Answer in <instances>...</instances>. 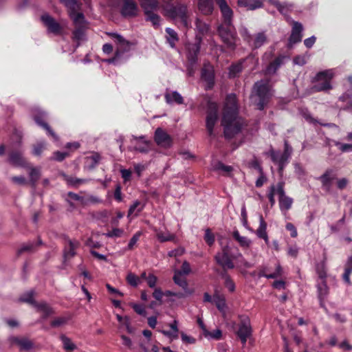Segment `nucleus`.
<instances>
[{"instance_id":"6e6552de","label":"nucleus","mask_w":352,"mask_h":352,"mask_svg":"<svg viewBox=\"0 0 352 352\" xmlns=\"http://www.w3.org/2000/svg\"><path fill=\"white\" fill-rule=\"evenodd\" d=\"M107 34L114 40L117 45L116 56H120L123 52L130 50L131 43L126 40L122 35L116 32H107Z\"/></svg>"},{"instance_id":"09e8293b","label":"nucleus","mask_w":352,"mask_h":352,"mask_svg":"<svg viewBox=\"0 0 352 352\" xmlns=\"http://www.w3.org/2000/svg\"><path fill=\"white\" fill-rule=\"evenodd\" d=\"M144 208V206L141 204L140 201L136 200L134 203L130 206L128 216L132 215L135 210L137 209V212L135 214V216L138 214Z\"/></svg>"},{"instance_id":"2eb2a0df","label":"nucleus","mask_w":352,"mask_h":352,"mask_svg":"<svg viewBox=\"0 0 352 352\" xmlns=\"http://www.w3.org/2000/svg\"><path fill=\"white\" fill-rule=\"evenodd\" d=\"M131 142L135 141V146L134 150L142 153H146L150 150V142L145 140V136H131Z\"/></svg>"},{"instance_id":"a211bd4d","label":"nucleus","mask_w":352,"mask_h":352,"mask_svg":"<svg viewBox=\"0 0 352 352\" xmlns=\"http://www.w3.org/2000/svg\"><path fill=\"white\" fill-rule=\"evenodd\" d=\"M201 78L207 83V89H210L214 85V70L212 65L210 64L204 65L201 70Z\"/></svg>"},{"instance_id":"1a4fd4ad","label":"nucleus","mask_w":352,"mask_h":352,"mask_svg":"<svg viewBox=\"0 0 352 352\" xmlns=\"http://www.w3.org/2000/svg\"><path fill=\"white\" fill-rule=\"evenodd\" d=\"M236 335L241 340L242 344L245 345L247 340L252 336V327L250 320L248 318L241 320Z\"/></svg>"},{"instance_id":"bb28decb","label":"nucleus","mask_w":352,"mask_h":352,"mask_svg":"<svg viewBox=\"0 0 352 352\" xmlns=\"http://www.w3.org/2000/svg\"><path fill=\"white\" fill-rule=\"evenodd\" d=\"M67 9L68 14L81 10L82 3L78 0H59Z\"/></svg>"},{"instance_id":"c03bdc74","label":"nucleus","mask_w":352,"mask_h":352,"mask_svg":"<svg viewBox=\"0 0 352 352\" xmlns=\"http://www.w3.org/2000/svg\"><path fill=\"white\" fill-rule=\"evenodd\" d=\"M100 159V155L97 153H95L92 155L87 157L86 158V164L88 168H94L96 166V165L99 163Z\"/></svg>"},{"instance_id":"aec40b11","label":"nucleus","mask_w":352,"mask_h":352,"mask_svg":"<svg viewBox=\"0 0 352 352\" xmlns=\"http://www.w3.org/2000/svg\"><path fill=\"white\" fill-rule=\"evenodd\" d=\"M80 246V243L76 240L67 239L64 248V257L69 259L76 255V250Z\"/></svg>"},{"instance_id":"7c9ffc66","label":"nucleus","mask_w":352,"mask_h":352,"mask_svg":"<svg viewBox=\"0 0 352 352\" xmlns=\"http://www.w3.org/2000/svg\"><path fill=\"white\" fill-rule=\"evenodd\" d=\"M144 13L149 11H156L159 7L157 0H138Z\"/></svg>"},{"instance_id":"9d476101","label":"nucleus","mask_w":352,"mask_h":352,"mask_svg":"<svg viewBox=\"0 0 352 352\" xmlns=\"http://www.w3.org/2000/svg\"><path fill=\"white\" fill-rule=\"evenodd\" d=\"M41 19L47 28V32L54 34H59L61 32L62 27L52 16L48 14H43Z\"/></svg>"},{"instance_id":"680f3d73","label":"nucleus","mask_w":352,"mask_h":352,"mask_svg":"<svg viewBox=\"0 0 352 352\" xmlns=\"http://www.w3.org/2000/svg\"><path fill=\"white\" fill-rule=\"evenodd\" d=\"M45 142H41L34 146L33 154L36 156H40L43 151L45 148Z\"/></svg>"},{"instance_id":"f257e3e1","label":"nucleus","mask_w":352,"mask_h":352,"mask_svg":"<svg viewBox=\"0 0 352 352\" xmlns=\"http://www.w3.org/2000/svg\"><path fill=\"white\" fill-rule=\"evenodd\" d=\"M221 124L224 135L228 139L238 134L245 125L244 120L238 116L236 98L234 94L228 95L226 98Z\"/></svg>"},{"instance_id":"bf43d9fd","label":"nucleus","mask_w":352,"mask_h":352,"mask_svg":"<svg viewBox=\"0 0 352 352\" xmlns=\"http://www.w3.org/2000/svg\"><path fill=\"white\" fill-rule=\"evenodd\" d=\"M33 291H30L27 294H25L23 296L20 298V300L22 302H25L30 304L36 305V303L34 302L33 298Z\"/></svg>"},{"instance_id":"6ab92c4d","label":"nucleus","mask_w":352,"mask_h":352,"mask_svg":"<svg viewBox=\"0 0 352 352\" xmlns=\"http://www.w3.org/2000/svg\"><path fill=\"white\" fill-rule=\"evenodd\" d=\"M9 162L14 166L28 167V163L20 151H12L9 155Z\"/></svg>"},{"instance_id":"79ce46f5","label":"nucleus","mask_w":352,"mask_h":352,"mask_svg":"<svg viewBox=\"0 0 352 352\" xmlns=\"http://www.w3.org/2000/svg\"><path fill=\"white\" fill-rule=\"evenodd\" d=\"M144 14L146 20L151 22L155 28H158L160 25L161 18L155 13V11H149L148 12H145Z\"/></svg>"},{"instance_id":"a18cd8bd","label":"nucleus","mask_w":352,"mask_h":352,"mask_svg":"<svg viewBox=\"0 0 352 352\" xmlns=\"http://www.w3.org/2000/svg\"><path fill=\"white\" fill-rule=\"evenodd\" d=\"M221 276L224 280L225 286L230 292H233L235 290V284L230 275L227 273V272H222Z\"/></svg>"},{"instance_id":"2f4dec72","label":"nucleus","mask_w":352,"mask_h":352,"mask_svg":"<svg viewBox=\"0 0 352 352\" xmlns=\"http://www.w3.org/2000/svg\"><path fill=\"white\" fill-rule=\"evenodd\" d=\"M30 172H29V177H30V184L32 186V187L35 188L36 186V183L38 180L41 177V168L38 167H33L28 165V167Z\"/></svg>"},{"instance_id":"e2e57ef3","label":"nucleus","mask_w":352,"mask_h":352,"mask_svg":"<svg viewBox=\"0 0 352 352\" xmlns=\"http://www.w3.org/2000/svg\"><path fill=\"white\" fill-rule=\"evenodd\" d=\"M68 318L65 317H60L54 319L51 322V326L53 327H59L67 323Z\"/></svg>"},{"instance_id":"423d86ee","label":"nucleus","mask_w":352,"mask_h":352,"mask_svg":"<svg viewBox=\"0 0 352 352\" xmlns=\"http://www.w3.org/2000/svg\"><path fill=\"white\" fill-rule=\"evenodd\" d=\"M218 34L222 41L230 49H234L237 40V34L232 23L220 24L217 29Z\"/></svg>"},{"instance_id":"f704fd0d","label":"nucleus","mask_w":352,"mask_h":352,"mask_svg":"<svg viewBox=\"0 0 352 352\" xmlns=\"http://www.w3.org/2000/svg\"><path fill=\"white\" fill-rule=\"evenodd\" d=\"M198 7L199 10L204 14H210L213 10V3L212 0H199Z\"/></svg>"},{"instance_id":"774afa93","label":"nucleus","mask_w":352,"mask_h":352,"mask_svg":"<svg viewBox=\"0 0 352 352\" xmlns=\"http://www.w3.org/2000/svg\"><path fill=\"white\" fill-rule=\"evenodd\" d=\"M222 332L220 329H215L212 332L205 333L206 336L215 340H219L221 338Z\"/></svg>"},{"instance_id":"e433bc0d","label":"nucleus","mask_w":352,"mask_h":352,"mask_svg":"<svg viewBox=\"0 0 352 352\" xmlns=\"http://www.w3.org/2000/svg\"><path fill=\"white\" fill-rule=\"evenodd\" d=\"M69 17L72 19L74 25L76 27L84 26L85 23V19L84 14L82 12H74L72 14H69Z\"/></svg>"},{"instance_id":"6e6d98bb","label":"nucleus","mask_w":352,"mask_h":352,"mask_svg":"<svg viewBox=\"0 0 352 352\" xmlns=\"http://www.w3.org/2000/svg\"><path fill=\"white\" fill-rule=\"evenodd\" d=\"M317 273L321 281H325L327 276V272L325 269L324 263H322L316 267Z\"/></svg>"},{"instance_id":"a19ab883","label":"nucleus","mask_w":352,"mask_h":352,"mask_svg":"<svg viewBox=\"0 0 352 352\" xmlns=\"http://www.w3.org/2000/svg\"><path fill=\"white\" fill-rule=\"evenodd\" d=\"M293 204V199L287 197L286 195L279 197V206L281 211H287L289 210Z\"/></svg>"},{"instance_id":"c9c22d12","label":"nucleus","mask_w":352,"mask_h":352,"mask_svg":"<svg viewBox=\"0 0 352 352\" xmlns=\"http://www.w3.org/2000/svg\"><path fill=\"white\" fill-rule=\"evenodd\" d=\"M236 254L235 256H237L236 261V267H244L245 268H250L252 266L251 263L248 262L244 257L243 256L242 254L239 251L237 248H235Z\"/></svg>"},{"instance_id":"37998d69","label":"nucleus","mask_w":352,"mask_h":352,"mask_svg":"<svg viewBox=\"0 0 352 352\" xmlns=\"http://www.w3.org/2000/svg\"><path fill=\"white\" fill-rule=\"evenodd\" d=\"M166 32L167 33L166 39L171 47H175V43L178 41V36L177 32L170 28H166Z\"/></svg>"},{"instance_id":"39448f33","label":"nucleus","mask_w":352,"mask_h":352,"mask_svg":"<svg viewBox=\"0 0 352 352\" xmlns=\"http://www.w3.org/2000/svg\"><path fill=\"white\" fill-rule=\"evenodd\" d=\"M333 76V69H327L318 72L313 80L315 84L311 87L312 91H325L331 89V80Z\"/></svg>"},{"instance_id":"cd10ccee","label":"nucleus","mask_w":352,"mask_h":352,"mask_svg":"<svg viewBox=\"0 0 352 352\" xmlns=\"http://www.w3.org/2000/svg\"><path fill=\"white\" fill-rule=\"evenodd\" d=\"M267 223L264 221L262 215L259 216V227L256 231V234L258 238L264 239L266 244L269 243V239L266 232Z\"/></svg>"},{"instance_id":"5701e85b","label":"nucleus","mask_w":352,"mask_h":352,"mask_svg":"<svg viewBox=\"0 0 352 352\" xmlns=\"http://www.w3.org/2000/svg\"><path fill=\"white\" fill-rule=\"evenodd\" d=\"M60 175L67 182V184L69 186L74 188H78L80 186L86 184L89 181V179H80L75 177L69 176L63 172H60Z\"/></svg>"},{"instance_id":"20e7f679","label":"nucleus","mask_w":352,"mask_h":352,"mask_svg":"<svg viewBox=\"0 0 352 352\" xmlns=\"http://www.w3.org/2000/svg\"><path fill=\"white\" fill-rule=\"evenodd\" d=\"M235 248H232L228 245H224L221 248V251L217 252L214 256V260L217 263L220 265L223 272H226L227 270H231L235 267L234 261L236 259L237 256H235Z\"/></svg>"},{"instance_id":"ddd939ff","label":"nucleus","mask_w":352,"mask_h":352,"mask_svg":"<svg viewBox=\"0 0 352 352\" xmlns=\"http://www.w3.org/2000/svg\"><path fill=\"white\" fill-rule=\"evenodd\" d=\"M45 116V113L40 110L39 109H35L33 112V118L36 123L44 128L48 133L50 135H51L55 140H58V136L56 133L51 129L49 125L43 121V118Z\"/></svg>"},{"instance_id":"473e14b6","label":"nucleus","mask_w":352,"mask_h":352,"mask_svg":"<svg viewBox=\"0 0 352 352\" xmlns=\"http://www.w3.org/2000/svg\"><path fill=\"white\" fill-rule=\"evenodd\" d=\"M156 237L161 243L166 241H175L176 236L170 233L168 231H163L161 230H156Z\"/></svg>"},{"instance_id":"dca6fc26","label":"nucleus","mask_w":352,"mask_h":352,"mask_svg":"<svg viewBox=\"0 0 352 352\" xmlns=\"http://www.w3.org/2000/svg\"><path fill=\"white\" fill-rule=\"evenodd\" d=\"M155 141L157 145L168 147L171 144V138L161 128H157L155 132Z\"/></svg>"},{"instance_id":"052dcab7","label":"nucleus","mask_w":352,"mask_h":352,"mask_svg":"<svg viewBox=\"0 0 352 352\" xmlns=\"http://www.w3.org/2000/svg\"><path fill=\"white\" fill-rule=\"evenodd\" d=\"M340 100L342 101H346L349 104L344 109H346L352 112V98L350 94H346L340 97Z\"/></svg>"},{"instance_id":"ea45409f","label":"nucleus","mask_w":352,"mask_h":352,"mask_svg":"<svg viewBox=\"0 0 352 352\" xmlns=\"http://www.w3.org/2000/svg\"><path fill=\"white\" fill-rule=\"evenodd\" d=\"M38 311L42 313L43 318H46L53 313L52 309L45 302H40L35 305Z\"/></svg>"},{"instance_id":"9b49d317","label":"nucleus","mask_w":352,"mask_h":352,"mask_svg":"<svg viewBox=\"0 0 352 352\" xmlns=\"http://www.w3.org/2000/svg\"><path fill=\"white\" fill-rule=\"evenodd\" d=\"M217 4L219 6L221 15L222 22L221 24H230L232 23L233 11L228 5L226 0H215Z\"/></svg>"},{"instance_id":"72a5a7b5","label":"nucleus","mask_w":352,"mask_h":352,"mask_svg":"<svg viewBox=\"0 0 352 352\" xmlns=\"http://www.w3.org/2000/svg\"><path fill=\"white\" fill-rule=\"evenodd\" d=\"M12 344H15L20 346L21 349H30L32 346V343L27 338H20L18 337H12L10 338Z\"/></svg>"},{"instance_id":"f8f14e48","label":"nucleus","mask_w":352,"mask_h":352,"mask_svg":"<svg viewBox=\"0 0 352 352\" xmlns=\"http://www.w3.org/2000/svg\"><path fill=\"white\" fill-rule=\"evenodd\" d=\"M120 13L124 17H134L138 15V7L135 0H124Z\"/></svg>"},{"instance_id":"58836bf2","label":"nucleus","mask_w":352,"mask_h":352,"mask_svg":"<svg viewBox=\"0 0 352 352\" xmlns=\"http://www.w3.org/2000/svg\"><path fill=\"white\" fill-rule=\"evenodd\" d=\"M234 239L238 241L240 245L243 248H249L251 244V241L246 236L240 235L238 230H234L232 233Z\"/></svg>"},{"instance_id":"393cba45","label":"nucleus","mask_w":352,"mask_h":352,"mask_svg":"<svg viewBox=\"0 0 352 352\" xmlns=\"http://www.w3.org/2000/svg\"><path fill=\"white\" fill-rule=\"evenodd\" d=\"M318 288V297L320 301V305L322 307H324L325 309L326 307H324V300L328 296L329 294V287L326 283V281H321L317 285Z\"/></svg>"},{"instance_id":"4d7b16f0","label":"nucleus","mask_w":352,"mask_h":352,"mask_svg":"<svg viewBox=\"0 0 352 352\" xmlns=\"http://www.w3.org/2000/svg\"><path fill=\"white\" fill-rule=\"evenodd\" d=\"M84 26H79L76 28V30L73 32V38L75 41H81L84 36Z\"/></svg>"},{"instance_id":"0e129e2a","label":"nucleus","mask_w":352,"mask_h":352,"mask_svg":"<svg viewBox=\"0 0 352 352\" xmlns=\"http://www.w3.org/2000/svg\"><path fill=\"white\" fill-rule=\"evenodd\" d=\"M126 280L128 283L133 287L137 286L140 283V278L132 273L127 275Z\"/></svg>"},{"instance_id":"4c0bfd02","label":"nucleus","mask_w":352,"mask_h":352,"mask_svg":"<svg viewBox=\"0 0 352 352\" xmlns=\"http://www.w3.org/2000/svg\"><path fill=\"white\" fill-rule=\"evenodd\" d=\"M165 98L167 103L175 102L177 104H182L184 102L183 97L177 91H173L171 94H166L165 95Z\"/></svg>"},{"instance_id":"4be33fe9","label":"nucleus","mask_w":352,"mask_h":352,"mask_svg":"<svg viewBox=\"0 0 352 352\" xmlns=\"http://www.w3.org/2000/svg\"><path fill=\"white\" fill-rule=\"evenodd\" d=\"M302 25L300 23L294 22L292 31L289 37V44L292 45L301 41Z\"/></svg>"},{"instance_id":"864d4df0","label":"nucleus","mask_w":352,"mask_h":352,"mask_svg":"<svg viewBox=\"0 0 352 352\" xmlns=\"http://www.w3.org/2000/svg\"><path fill=\"white\" fill-rule=\"evenodd\" d=\"M333 144L337 146L342 153L351 152L352 144L341 143L338 141L333 140Z\"/></svg>"},{"instance_id":"0eeeda50","label":"nucleus","mask_w":352,"mask_h":352,"mask_svg":"<svg viewBox=\"0 0 352 352\" xmlns=\"http://www.w3.org/2000/svg\"><path fill=\"white\" fill-rule=\"evenodd\" d=\"M218 119V107L215 103H210L206 116V129L210 136H214V127Z\"/></svg>"},{"instance_id":"13d9d810","label":"nucleus","mask_w":352,"mask_h":352,"mask_svg":"<svg viewBox=\"0 0 352 352\" xmlns=\"http://www.w3.org/2000/svg\"><path fill=\"white\" fill-rule=\"evenodd\" d=\"M195 25L197 30L201 34L206 33L209 30V26L199 19L196 20Z\"/></svg>"},{"instance_id":"c85d7f7f","label":"nucleus","mask_w":352,"mask_h":352,"mask_svg":"<svg viewBox=\"0 0 352 352\" xmlns=\"http://www.w3.org/2000/svg\"><path fill=\"white\" fill-rule=\"evenodd\" d=\"M237 4L239 7H244L250 10H254L263 6L261 0H238Z\"/></svg>"},{"instance_id":"5fc2aeb1","label":"nucleus","mask_w":352,"mask_h":352,"mask_svg":"<svg viewBox=\"0 0 352 352\" xmlns=\"http://www.w3.org/2000/svg\"><path fill=\"white\" fill-rule=\"evenodd\" d=\"M282 274V268L280 265H278L276 266V270L272 274H265L264 272H262L260 276H265L267 278H275L280 276Z\"/></svg>"},{"instance_id":"412c9836","label":"nucleus","mask_w":352,"mask_h":352,"mask_svg":"<svg viewBox=\"0 0 352 352\" xmlns=\"http://www.w3.org/2000/svg\"><path fill=\"white\" fill-rule=\"evenodd\" d=\"M267 36L265 32H260L252 36L250 46L253 49H258L267 43Z\"/></svg>"},{"instance_id":"49530a36","label":"nucleus","mask_w":352,"mask_h":352,"mask_svg":"<svg viewBox=\"0 0 352 352\" xmlns=\"http://www.w3.org/2000/svg\"><path fill=\"white\" fill-rule=\"evenodd\" d=\"M213 168L214 170L223 172L225 175H230L233 170L232 166L225 165L221 162H218Z\"/></svg>"},{"instance_id":"de8ad7c7","label":"nucleus","mask_w":352,"mask_h":352,"mask_svg":"<svg viewBox=\"0 0 352 352\" xmlns=\"http://www.w3.org/2000/svg\"><path fill=\"white\" fill-rule=\"evenodd\" d=\"M245 60H243L242 61L238 63L237 64L232 65L230 67L229 76L231 78L235 77L239 73H240L243 69L242 64Z\"/></svg>"},{"instance_id":"603ef678","label":"nucleus","mask_w":352,"mask_h":352,"mask_svg":"<svg viewBox=\"0 0 352 352\" xmlns=\"http://www.w3.org/2000/svg\"><path fill=\"white\" fill-rule=\"evenodd\" d=\"M320 181L323 184V185L329 184L333 179V170H327L323 175H322L320 177Z\"/></svg>"},{"instance_id":"c756f323","label":"nucleus","mask_w":352,"mask_h":352,"mask_svg":"<svg viewBox=\"0 0 352 352\" xmlns=\"http://www.w3.org/2000/svg\"><path fill=\"white\" fill-rule=\"evenodd\" d=\"M213 302L215 304L219 311L225 313L226 308V298L217 290H215L213 295Z\"/></svg>"},{"instance_id":"69168bd1","label":"nucleus","mask_w":352,"mask_h":352,"mask_svg":"<svg viewBox=\"0 0 352 352\" xmlns=\"http://www.w3.org/2000/svg\"><path fill=\"white\" fill-rule=\"evenodd\" d=\"M141 235L142 232H138L132 236L128 244L129 250H132L133 248L134 245L136 244L137 241L139 240Z\"/></svg>"},{"instance_id":"338daca9","label":"nucleus","mask_w":352,"mask_h":352,"mask_svg":"<svg viewBox=\"0 0 352 352\" xmlns=\"http://www.w3.org/2000/svg\"><path fill=\"white\" fill-rule=\"evenodd\" d=\"M204 239L209 245H212L214 242V236L208 229L206 230Z\"/></svg>"},{"instance_id":"f03ea898","label":"nucleus","mask_w":352,"mask_h":352,"mask_svg":"<svg viewBox=\"0 0 352 352\" xmlns=\"http://www.w3.org/2000/svg\"><path fill=\"white\" fill-rule=\"evenodd\" d=\"M273 95L269 79H262L254 85L252 100L259 110H263Z\"/></svg>"},{"instance_id":"b1692460","label":"nucleus","mask_w":352,"mask_h":352,"mask_svg":"<svg viewBox=\"0 0 352 352\" xmlns=\"http://www.w3.org/2000/svg\"><path fill=\"white\" fill-rule=\"evenodd\" d=\"M265 154L270 156L272 161L276 164L288 163L289 159V157H287V155L283 154L280 151H274L272 148Z\"/></svg>"},{"instance_id":"3c124183","label":"nucleus","mask_w":352,"mask_h":352,"mask_svg":"<svg viewBox=\"0 0 352 352\" xmlns=\"http://www.w3.org/2000/svg\"><path fill=\"white\" fill-rule=\"evenodd\" d=\"M239 34H241L243 40L250 45L253 36L251 35L248 28L245 26H241L239 28Z\"/></svg>"},{"instance_id":"8fccbe9b","label":"nucleus","mask_w":352,"mask_h":352,"mask_svg":"<svg viewBox=\"0 0 352 352\" xmlns=\"http://www.w3.org/2000/svg\"><path fill=\"white\" fill-rule=\"evenodd\" d=\"M60 339L63 344V348L66 351H72L76 349V345L72 342V340L69 338L65 336H61Z\"/></svg>"},{"instance_id":"f3484780","label":"nucleus","mask_w":352,"mask_h":352,"mask_svg":"<svg viewBox=\"0 0 352 352\" xmlns=\"http://www.w3.org/2000/svg\"><path fill=\"white\" fill-rule=\"evenodd\" d=\"M288 57L285 55H279L273 61H272L265 69V74L272 75L274 74L276 71L282 66Z\"/></svg>"},{"instance_id":"a878e982","label":"nucleus","mask_w":352,"mask_h":352,"mask_svg":"<svg viewBox=\"0 0 352 352\" xmlns=\"http://www.w3.org/2000/svg\"><path fill=\"white\" fill-rule=\"evenodd\" d=\"M173 280L176 285L184 289L186 294L191 295L193 293V290L188 287V283L186 278L182 277V272H175Z\"/></svg>"},{"instance_id":"4468645a","label":"nucleus","mask_w":352,"mask_h":352,"mask_svg":"<svg viewBox=\"0 0 352 352\" xmlns=\"http://www.w3.org/2000/svg\"><path fill=\"white\" fill-rule=\"evenodd\" d=\"M201 38L197 36V41L195 43L187 45V58L189 63L195 64L197 60V56L200 51V43Z\"/></svg>"},{"instance_id":"7ed1b4c3","label":"nucleus","mask_w":352,"mask_h":352,"mask_svg":"<svg viewBox=\"0 0 352 352\" xmlns=\"http://www.w3.org/2000/svg\"><path fill=\"white\" fill-rule=\"evenodd\" d=\"M164 14L171 19H179L182 24L188 28L190 25L187 7L181 3H174L173 0H167L162 6Z\"/></svg>"}]
</instances>
